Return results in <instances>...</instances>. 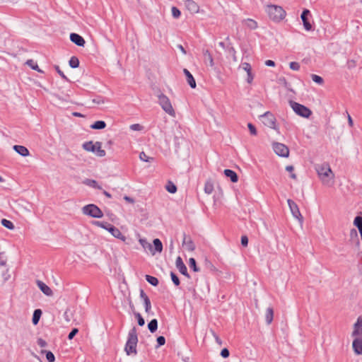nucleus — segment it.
<instances>
[{"instance_id": "473e14b6", "label": "nucleus", "mask_w": 362, "mask_h": 362, "mask_svg": "<svg viewBox=\"0 0 362 362\" xmlns=\"http://www.w3.org/2000/svg\"><path fill=\"white\" fill-rule=\"evenodd\" d=\"M145 279L150 284L153 286H157L158 285V279L155 276L146 274L145 276Z\"/></svg>"}, {"instance_id": "7ed1b4c3", "label": "nucleus", "mask_w": 362, "mask_h": 362, "mask_svg": "<svg viewBox=\"0 0 362 362\" xmlns=\"http://www.w3.org/2000/svg\"><path fill=\"white\" fill-rule=\"evenodd\" d=\"M93 223L95 226L101 227L107 230H108L112 235H113L115 238L122 240L125 241L126 237L121 233V231L119 230V228H116L113 225H112L110 223L107 222H100L98 221H93Z\"/></svg>"}, {"instance_id": "6e6d98bb", "label": "nucleus", "mask_w": 362, "mask_h": 362, "mask_svg": "<svg viewBox=\"0 0 362 362\" xmlns=\"http://www.w3.org/2000/svg\"><path fill=\"white\" fill-rule=\"evenodd\" d=\"M6 264V257L4 252H0V265L4 266Z\"/></svg>"}, {"instance_id": "864d4df0", "label": "nucleus", "mask_w": 362, "mask_h": 362, "mask_svg": "<svg viewBox=\"0 0 362 362\" xmlns=\"http://www.w3.org/2000/svg\"><path fill=\"white\" fill-rule=\"evenodd\" d=\"M290 69L294 71H298L300 69V64L298 62H292L289 64Z\"/></svg>"}, {"instance_id": "a19ab883", "label": "nucleus", "mask_w": 362, "mask_h": 362, "mask_svg": "<svg viewBox=\"0 0 362 362\" xmlns=\"http://www.w3.org/2000/svg\"><path fill=\"white\" fill-rule=\"evenodd\" d=\"M247 26L250 29H255L257 28V23L255 21L248 18L246 20Z\"/></svg>"}, {"instance_id": "cd10ccee", "label": "nucleus", "mask_w": 362, "mask_h": 362, "mask_svg": "<svg viewBox=\"0 0 362 362\" xmlns=\"http://www.w3.org/2000/svg\"><path fill=\"white\" fill-rule=\"evenodd\" d=\"M354 224L358 229V231H359L360 235H361V238L362 239V217L361 216H356L354 218Z\"/></svg>"}, {"instance_id": "ea45409f", "label": "nucleus", "mask_w": 362, "mask_h": 362, "mask_svg": "<svg viewBox=\"0 0 362 362\" xmlns=\"http://www.w3.org/2000/svg\"><path fill=\"white\" fill-rule=\"evenodd\" d=\"M134 316L137 319L138 325L141 327L145 325V320L139 313L134 312Z\"/></svg>"}, {"instance_id": "c85d7f7f", "label": "nucleus", "mask_w": 362, "mask_h": 362, "mask_svg": "<svg viewBox=\"0 0 362 362\" xmlns=\"http://www.w3.org/2000/svg\"><path fill=\"white\" fill-rule=\"evenodd\" d=\"M106 127V123L104 121L98 120L90 125L93 129H103Z\"/></svg>"}, {"instance_id": "603ef678", "label": "nucleus", "mask_w": 362, "mask_h": 362, "mask_svg": "<svg viewBox=\"0 0 362 362\" xmlns=\"http://www.w3.org/2000/svg\"><path fill=\"white\" fill-rule=\"evenodd\" d=\"M157 347L163 346L165 344V338L163 336H159L157 337Z\"/></svg>"}, {"instance_id": "aec40b11", "label": "nucleus", "mask_w": 362, "mask_h": 362, "mask_svg": "<svg viewBox=\"0 0 362 362\" xmlns=\"http://www.w3.org/2000/svg\"><path fill=\"white\" fill-rule=\"evenodd\" d=\"M202 53H203V56H204V63L206 64H207L209 63V65L211 67H214V58H213L211 54L210 53V52L208 49H203Z\"/></svg>"}, {"instance_id": "7c9ffc66", "label": "nucleus", "mask_w": 362, "mask_h": 362, "mask_svg": "<svg viewBox=\"0 0 362 362\" xmlns=\"http://www.w3.org/2000/svg\"><path fill=\"white\" fill-rule=\"evenodd\" d=\"M84 183L93 188H95V189H102V187L101 186H100L98 185V183L97 182L96 180H90V179H86L85 181H84Z\"/></svg>"}, {"instance_id": "e433bc0d", "label": "nucleus", "mask_w": 362, "mask_h": 362, "mask_svg": "<svg viewBox=\"0 0 362 362\" xmlns=\"http://www.w3.org/2000/svg\"><path fill=\"white\" fill-rule=\"evenodd\" d=\"M41 352L42 354L45 353L46 358L48 362H54L55 361V356L52 351L44 350Z\"/></svg>"}, {"instance_id": "f3484780", "label": "nucleus", "mask_w": 362, "mask_h": 362, "mask_svg": "<svg viewBox=\"0 0 362 362\" xmlns=\"http://www.w3.org/2000/svg\"><path fill=\"white\" fill-rule=\"evenodd\" d=\"M185 6L187 9L192 13H197L199 12V6L194 0H187L185 1Z\"/></svg>"}, {"instance_id": "f8f14e48", "label": "nucleus", "mask_w": 362, "mask_h": 362, "mask_svg": "<svg viewBox=\"0 0 362 362\" xmlns=\"http://www.w3.org/2000/svg\"><path fill=\"white\" fill-rule=\"evenodd\" d=\"M175 265H176V267L177 268V269L179 270V272L182 274H183L184 276H185L186 277H187L189 279L190 278V276L187 272V267L184 264V262L180 257H177L176 261H175Z\"/></svg>"}, {"instance_id": "6e6552de", "label": "nucleus", "mask_w": 362, "mask_h": 362, "mask_svg": "<svg viewBox=\"0 0 362 362\" xmlns=\"http://www.w3.org/2000/svg\"><path fill=\"white\" fill-rule=\"evenodd\" d=\"M290 105L293 111L300 117L308 118L312 114V111L308 107L298 103L291 100Z\"/></svg>"}, {"instance_id": "e2e57ef3", "label": "nucleus", "mask_w": 362, "mask_h": 362, "mask_svg": "<svg viewBox=\"0 0 362 362\" xmlns=\"http://www.w3.org/2000/svg\"><path fill=\"white\" fill-rule=\"evenodd\" d=\"M212 334L216 340V342L219 345L222 344V340L220 339V337L214 332H212Z\"/></svg>"}, {"instance_id": "774afa93", "label": "nucleus", "mask_w": 362, "mask_h": 362, "mask_svg": "<svg viewBox=\"0 0 362 362\" xmlns=\"http://www.w3.org/2000/svg\"><path fill=\"white\" fill-rule=\"evenodd\" d=\"M124 199L126 200L127 202H129V203H134V200L133 198L130 197H128V196H124Z\"/></svg>"}, {"instance_id": "4be33fe9", "label": "nucleus", "mask_w": 362, "mask_h": 362, "mask_svg": "<svg viewBox=\"0 0 362 362\" xmlns=\"http://www.w3.org/2000/svg\"><path fill=\"white\" fill-rule=\"evenodd\" d=\"M182 244L185 247L186 250H187L188 251L192 252L195 249L194 242L190 238H187L185 235L184 237Z\"/></svg>"}, {"instance_id": "58836bf2", "label": "nucleus", "mask_w": 362, "mask_h": 362, "mask_svg": "<svg viewBox=\"0 0 362 362\" xmlns=\"http://www.w3.org/2000/svg\"><path fill=\"white\" fill-rule=\"evenodd\" d=\"M1 224L8 229L12 230L14 228L13 223L9 220L5 218L2 219Z\"/></svg>"}, {"instance_id": "f704fd0d", "label": "nucleus", "mask_w": 362, "mask_h": 362, "mask_svg": "<svg viewBox=\"0 0 362 362\" xmlns=\"http://www.w3.org/2000/svg\"><path fill=\"white\" fill-rule=\"evenodd\" d=\"M69 66L71 68L75 69V68L78 67V66H79V60H78V59L76 57L73 56L69 59Z\"/></svg>"}, {"instance_id": "f03ea898", "label": "nucleus", "mask_w": 362, "mask_h": 362, "mask_svg": "<svg viewBox=\"0 0 362 362\" xmlns=\"http://www.w3.org/2000/svg\"><path fill=\"white\" fill-rule=\"evenodd\" d=\"M138 343L137 329L133 327L128 333L127 341L125 344L124 350L127 355L136 354V346Z\"/></svg>"}, {"instance_id": "39448f33", "label": "nucleus", "mask_w": 362, "mask_h": 362, "mask_svg": "<svg viewBox=\"0 0 362 362\" xmlns=\"http://www.w3.org/2000/svg\"><path fill=\"white\" fill-rule=\"evenodd\" d=\"M82 212L83 214L93 218H100L103 216V213L101 209L93 204L84 206L82 208Z\"/></svg>"}, {"instance_id": "20e7f679", "label": "nucleus", "mask_w": 362, "mask_h": 362, "mask_svg": "<svg viewBox=\"0 0 362 362\" xmlns=\"http://www.w3.org/2000/svg\"><path fill=\"white\" fill-rule=\"evenodd\" d=\"M267 11L269 18L276 22L281 21L286 16V11L279 6H268Z\"/></svg>"}, {"instance_id": "4468645a", "label": "nucleus", "mask_w": 362, "mask_h": 362, "mask_svg": "<svg viewBox=\"0 0 362 362\" xmlns=\"http://www.w3.org/2000/svg\"><path fill=\"white\" fill-rule=\"evenodd\" d=\"M310 12L309 10L305 9V10H303V11L302 12L301 16H300L304 28L308 31L311 30L312 28H313L311 23L309 22L308 18V15H310Z\"/></svg>"}, {"instance_id": "72a5a7b5", "label": "nucleus", "mask_w": 362, "mask_h": 362, "mask_svg": "<svg viewBox=\"0 0 362 362\" xmlns=\"http://www.w3.org/2000/svg\"><path fill=\"white\" fill-rule=\"evenodd\" d=\"M166 190L172 194H174L177 192V187L176 185L171 181H168L166 186H165Z\"/></svg>"}, {"instance_id": "0e129e2a", "label": "nucleus", "mask_w": 362, "mask_h": 362, "mask_svg": "<svg viewBox=\"0 0 362 362\" xmlns=\"http://www.w3.org/2000/svg\"><path fill=\"white\" fill-rule=\"evenodd\" d=\"M37 344L40 347H45L47 346V342L44 339L40 338L37 339Z\"/></svg>"}, {"instance_id": "c03bdc74", "label": "nucleus", "mask_w": 362, "mask_h": 362, "mask_svg": "<svg viewBox=\"0 0 362 362\" xmlns=\"http://www.w3.org/2000/svg\"><path fill=\"white\" fill-rule=\"evenodd\" d=\"M226 49H227L228 54L232 56L233 61L236 62L237 57H236V51H235V48L233 47L230 46V47H228Z\"/></svg>"}, {"instance_id": "37998d69", "label": "nucleus", "mask_w": 362, "mask_h": 362, "mask_svg": "<svg viewBox=\"0 0 362 362\" xmlns=\"http://www.w3.org/2000/svg\"><path fill=\"white\" fill-rule=\"evenodd\" d=\"M350 236H351V238H356V244L357 246H359L360 242H359V240H358V233H357V231H356V230L355 228H352L350 230Z\"/></svg>"}, {"instance_id": "680f3d73", "label": "nucleus", "mask_w": 362, "mask_h": 362, "mask_svg": "<svg viewBox=\"0 0 362 362\" xmlns=\"http://www.w3.org/2000/svg\"><path fill=\"white\" fill-rule=\"evenodd\" d=\"M140 297L141 299H143L144 301L146 300V299L148 300V296L146 294V293L144 291V290H140Z\"/></svg>"}, {"instance_id": "b1692460", "label": "nucleus", "mask_w": 362, "mask_h": 362, "mask_svg": "<svg viewBox=\"0 0 362 362\" xmlns=\"http://www.w3.org/2000/svg\"><path fill=\"white\" fill-rule=\"evenodd\" d=\"M273 318H274V310L272 307H269L266 310V313H265V320H266L267 323L268 325H270L273 321Z\"/></svg>"}, {"instance_id": "c9c22d12", "label": "nucleus", "mask_w": 362, "mask_h": 362, "mask_svg": "<svg viewBox=\"0 0 362 362\" xmlns=\"http://www.w3.org/2000/svg\"><path fill=\"white\" fill-rule=\"evenodd\" d=\"M213 191H214L213 183L211 181L206 182V183L204 185V192L206 194H210L212 193Z\"/></svg>"}, {"instance_id": "8fccbe9b", "label": "nucleus", "mask_w": 362, "mask_h": 362, "mask_svg": "<svg viewBox=\"0 0 362 362\" xmlns=\"http://www.w3.org/2000/svg\"><path fill=\"white\" fill-rule=\"evenodd\" d=\"M139 158L145 162H149L153 159V158L148 157L144 151L140 153Z\"/></svg>"}, {"instance_id": "de8ad7c7", "label": "nucleus", "mask_w": 362, "mask_h": 362, "mask_svg": "<svg viewBox=\"0 0 362 362\" xmlns=\"http://www.w3.org/2000/svg\"><path fill=\"white\" fill-rule=\"evenodd\" d=\"M171 11L172 15L175 18H178L181 15L180 11L175 6L172 7Z\"/></svg>"}, {"instance_id": "4c0bfd02", "label": "nucleus", "mask_w": 362, "mask_h": 362, "mask_svg": "<svg viewBox=\"0 0 362 362\" xmlns=\"http://www.w3.org/2000/svg\"><path fill=\"white\" fill-rule=\"evenodd\" d=\"M189 266L194 272H197L199 271V268L197 266L196 260L193 257L189 258Z\"/></svg>"}, {"instance_id": "dca6fc26", "label": "nucleus", "mask_w": 362, "mask_h": 362, "mask_svg": "<svg viewBox=\"0 0 362 362\" xmlns=\"http://www.w3.org/2000/svg\"><path fill=\"white\" fill-rule=\"evenodd\" d=\"M70 40L73 43L79 47H84L86 43V41L83 37L74 33L70 34Z\"/></svg>"}, {"instance_id": "f257e3e1", "label": "nucleus", "mask_w": 362, "mask_h": 362, "mask_svg": "<svg viewBox=\"0 0 362 362\" xmlns=\"http://www.w3.org/2000/svg\"><path fill=\"white\" fill-rule=\"evenodd\" d=\"M317 175L322 182L326 185H331L333 183L334 173L328 163L317 164L315 165Z\"/></svg>"}, {"instance_id": "2f4dec72", "label": "nucleus", "mask_w": 362, "mask_h": 362, "mask_svg": "<svg viewBox=\"0 0 362 362\" xmlns=\"http://www.w3.org/2000/svg\"><path fill=\"white\" fill-rule=\"evenodd\" d=\"M27 65H28L32 69L37 71L39 73H42L43 71L39 68L38 65L36 62H35L33 59H28L25 62Z\"/></svg>"}, {"instance_id": "49530a36", "label": "nucleus", "mask_w": 362, "mask_h": 362, "mask_svg": "<svg viewBox=\"0 0 362 362\" xmlns=\"http://www.w3.org/2000/svg\"><path fill=\"white\" fill-rule=\"evenodd\" d=\"M311 78L313 79V81L318 84H322L323 83V78L320 76H317L316 74H312L311 75Z\"/></svg>"}, {"instance_id": "bf43d9fd", "label": "nucleus", "mask_w": 362, "mask_h": 362, "mask_svg": "<svg viewBox=\"0 0 362 362\" xmlns=\"http://www.w3.org/2000/svg\"><path fill=\"white\" fill-rule=\"evenodd\" d=\"M55 69L56 71H57V73L65 80L68 81V78L67 77L64 75V74L63 73V71H62L59 69V66H55Z\"/></svg>"}, {"instance_id": "412c9836", "label": "nucleus", "mask_w": 362, "mask_h": 362, "mask_svg": "<svg viewBox=\"0 0 362 362\" xmlns=\"http://www.w3.org/2000/svg\"><path fill=\"white\" fill-rule=\"evenodd\" d=\"M13 148L16 152L23 157L28 156L30 154L28 149L25 146L14 145Z\"/></svg>"}, {"instance_id": "79ce46f5", "label": "nucleus", "mask_w": 362, "mask_h": 362, "mask_svg": "<svg viewBox=\"0 0 362 362\" xmlns=\"http://www.w3.org/2000/svg\"><path fill=\"white\" fill-rule=\"evenodd\" d=\"M170 277H171V279L173 282V284L176 286H180V281L178 278V276L176 275L175 273H174L173 272H170Z\"/></svg>"}, {"instance_id": "9d476101", "label": "nucleus", "mask_w": 362, "mask_h": 362, "mask_svg": "<svg viewBox=\"0 0 362 362\" xmlns=\"http://www.w3.org/2000/svg\"><path fill=\"white\" fill-rule=\"evenodd\" d=\"M263 124L272 129H276V119L274 115L271 112H266L262 116Z\"/></svg>"}, {"instance_id": "c756f323", "label": "nucleus", "mask_w": 362, "mask_h": 362, "mask_svg": "<svg viewBox=\"0 0 362 362\" xmlns=\"http://www.w3.org/2000/svg\"><path fill=\"white\" fill-rule=\"evenodd\" d=\"M153 246H154V250H153L154 252H161L163 251L162 242L158 238H156L153 240Z\"/></svg>"}, {"instance_id": "69168bd1", "label": "nucleus", "mask_w": 362, "mask_h": 362, "mask_svg": "<svg viewBox=\"0 0 362 362\" xmlns=\"http://www.w3.org/2000/svg\"><path fill=\"white\" fill-rule=\"evenodd\" d=\"M130 129L135 131L141 130V126L139 124H132Z\"/></svg>"}, {"instance_id": "6ab92c4d", "label": "nucleus", "mask_w": 362, "mask_h": 362, "mask_svg": "<svg viewBox=\"0 0 362 362\" xmlns=\"http://www.w3.org/2000/svg\"><path fill=\"white\" fill-rule=\"evenodd\" d=\"M183 73L186 76V80L189 86L192 88H195L197 86L196 81L192 74L189 72V71L187 69H183Z\"/></svg>"}, {"instance_id": "a18cd8bd", "label": "nucleus", "mask_w": 362, "mask_h": 362, "mask_svg": "<svg viewBox=\"0 0 362 362\" xmlns=\"http://www.w3.org/2000/svg\"><path fill=\"white\" fill-rule=\"evenodd\" d=\"M144 308H145V312L148 314H149L151 311V304L150 299L147 300L146 299L145 301H144Z\"/></svg>"}, {"instance_id": "3c124183", "label": "nucleus", "mask_w": 362, "mask_h": 362, "mask_svg": "<svg viewBox=\"0 0 362 362\" xmlns=\"http://www.w3.org/2000/svg\"><path fill=\"white\" fill-rule=\"evenodd\" d=\"M247 127H248L249 131L252 135H253V136L257 135V132L256 127L252 123H248Z\"/></svg>"}, {"instance_id": "2eb2a0df", "label": "nucleus", "mask_w": 362, "mask_h": 362, "mask_svg": "<svg viewBox=\"0 0 362 362\" xmlns=\"http://www.w3.org/2000/svg\"><path fill=\"white\" fill-rule=\"evenodd\" d=\"M352 347L356 355L362 354V337H355L352 343Z\"/></svg>"}, {"instance_id": "393cba45", "label": "nucleus", "mask_w": 362, "mask_h": 362, "mask_svg": "<svg viewBox=\"0 0 362 362\" xmlns=\"http://www.w3.org/2000/svg\"><path fill=\"white\" fill-rule=\"evenodd\" d=\"M42 315V310L40 309H36L33 312L32 322L33 324L36 325L39 322L40 317Z\"/></svg>"}, {"instance_id": "5fc2aeb1", "label": "nucleus", "mask_w": 362, "mask_h": 362, "mask_svg": "<svg viewBox=\"0 0 362 362\" xmlns=\"http://www.w3.org/2000/svg\"><path fill=\"white\" fill-rule=\"evenodd\" d=\"M78 332V329L77 328L72 329V330L69 332L68 335V339L69 340L72 339Z\"/></svg>"}, {"instance_id": "bb28decb", "label": "nucleus", "mask_w": 362, "mask_h": 362, "mask_svg": "<svg viewBox=\"0 0 362 362\" xmlns=\"http://www.w3.org/2000/svg\"><path fill=\"white\" fill-rule=\"evenodd\" d=\"M139 243L141 245V246L145 249H148L151 251V252L154 255L155 252L153 251V246L151 243H149L148 242H147L146 240L145 239H140L139 240Z\"/></svg>"}, {"instance_id": "09e8293b", "label": "nucleus", "mask_w": 362, "mask_h": 362, "mask_svg": "<svg viewBox=\"0 0 362 362\" xmlns=\"http://www.w3.org/2000/svg\"><path fill=\"white\" fill-rule=\"evenodd\" d=\"M240 67L243 70H245L247 72V74L252 71L251 65L249 63H247V62L242 63L241 65H240Z\"/></svg>"}, {"instance_id": "1a4fd4ad", "label": "nucleus", "mask_w": 362, "mask_h": 362, "mask_svg": "<svg viewBox=\"0 0 362 362\" xmlns=\"http://www.w3.org/2000/svg\"><path fill=\"white\" fill-rule=\"evenodd\" d=\"M272 148L276 155L284 158H288L289 156V148L287 146L279 142H273Z\"/></svg>"}, {"instance_id": "4d7b16f0", "label": "nucleus", "mask_w": 362, "mask_h": 362, "mask_svg": "<svg viewBox=\"0 0 362 362\" xmlns=\"http://www.w3.org/2000/svg\"><path fill=\"white\" fill-rule=\"evenodd\" d=\"M230 355V352H229V350L227 349V348H224L221 350V356L224 358H226L229 356Z\"/></svg>"}, {"instance_id": "052dcab7", "label": "nucleus", "mask_w": 362, "mask_h": 362, "mask_svg": "<svg viewBox=\"0 0 362 362\" xmlns=\"http://www.w3.org/2000/svg\"><path fill=\"white\" fill-rule=\"evenodd\" d=\"M247 82L250 84L252 83V81L254 79V75L252 74V71L250 73H247Z\"/></svg>"}, {"instance_id": "0eeeda50", "label": "nucleus", "mask_w": 362, "mask_h": 362, "mask_svg": "<svg viewBox=\"0 0 362 362\" xmlns=\"http://www.w3.org/2000/svg\"><path fill=\"white\" fill-rule=\"evenodd\" d=\"M83 148L87 151L95 152L100 157L105 156V151L102 149V144L99 141L95 144L93 141H87L83 144Z\"/></svg>"}, {"instance_id": "5701e85b", "label": "nucleus", "mask_w": 362, "mask_h": 362, "mask_svg": "<svg viewBox=\"0 0 362 362\" xmlns=\"http://www.w3.org/2000/svg\"><path fill=\"white\" fill-rule=\"evenodd\" d=\"M223 173L226 175V177L230 178V180L232 182H238V176L235 171L230 170V169H226V170H224Z\"/></svg>"}, {"instance_id": "423d86ee", "label": "nucleus", "mask_w": 362, "mask_h": 362, "mask_svg": "<svg viewBox=\"0 0 362 362\" xmlns=\"http://www.w3.org/2000/svg\"><path fill=\"white\" fill-rule=\"evenodd\" d=\"M158 103L162 109L170 116L174 117L175 112L172 106L170 99L163 93L158 95Z\"/></svg>"}, {"instance_id": "338daca9", "label": "nucleus", "mask_w": 362, "mask_h": 362, "mask_svg": "<svg viewBox=\"0 0 362 362\" xmlns=\"http://www.w3.org/2000/svg\"><path fill=\"white\" fill-rule=\"evenodd\" d=\"M265 65L268 66H274L275 62L272 60L268 59L265 62Z\"/></svg>"}, {"instance_id": "13d9d810", "label": "nucleus", "mask_w": 362, "mask_h": 362, "mask_svg": "<svg viewBox=\"0 0 362 362\" xmlns=\"http://www.w3.org/2000/svg\"><path fill=\"white\" fill-rule=\"evenodd\" d=\"M241 245L243 247H247L248 245V238L246 235H243L241 237Z\"/></svg>"}, {"instance_id": "a211bd4d", "label": "nucleus", "mask_w": 362, "mask_h": 362, "mask_svg": "<svg viewBox=\"0 0 362 362\" xmlns=\"http://www.w3.org/2000/svg\"><path fill=\"white\" fill-rule=\"evenodd\" d=\"M38 288L40 291L47 296H52L53 295V292L52 289L46 285L44 282L40 280H37L36 281Z\"/></svg>"}, {"instance_id": "a878e982", "label": "nucleus", "mask_w": 362, "mask_h": 362, "mask_svg": "<svg viewBox=\"0 0 362 362\" xmlns=\"http://www.w3.org/2000/svg\"><path fill=\"white\" fill-rule=\"evenodd\" d=\"M148 329L151 333H154L158 329V320L156 319L151 320L148 324Z\"/></svg>"}, {"instance_id": "9b49d317", "label": "nucleus", "mask_w": 362, "mask_h": 362, "mask_svg": "<svg viewBox=\"0 0 362 362\" xmlns=\"http://www.w3.org/2000/svg\"><path fill=\"white\" fill-rule=\"evenodd\" d=\"M287 202L293 217L298 219L300 221V223H302L303 222V217L300 212L298 206L296 204V202H294L292 199H290L287 200Z\"/></svg>"}, {"instance_id": "ddd939ff", "label": "nucleus", "mask_w": 362, "mask_h": 362, "mask_svg": "<svg viewBox=\"0 0 362 362\" xmlns=\"http://www.w3.org/2000/svg\"><path fill=\"white\" fill-rule=\"evenodd\" d=\"M352 336L354 337H362V317H359L354 324Z\"/></svg>"}]
</instances>
